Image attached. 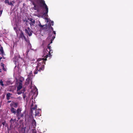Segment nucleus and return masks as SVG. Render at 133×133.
Listing matches in <instances>:
<instances>
[{"label":"nucleus","instance_id":"f257e3e1","mask_svg":"<svg viewBox=\"0 0 133 133\" xmlns=\"http://www.w3.org/2000/svg\"><path fill=\"white\" fill-rule=\"evenodd\" d=\"M45 58H40L36 62L37 63V65L34 71V74L40 73L41 71H43L44 68V65H45V62L47 60L46 58L49 57L48 54L45 56Z\"/></svg>","mask_w":133,"mask_h":133},{"label":"nucleus","instance_id":"f03ea898","mask_svg":"<svg viewBox=\"0 0 133 133\" xmlns=\"http://www.w3.org/2000/svg\"><path fill=\"white\" fill-rule=\"evenodd\" d=\"M40 4L39 6L43 8L44 7L46 10L45 12L44 13V15L45 16H48L47 15L48 12V9L44 0H39Z\"/></svg>","mask_w":133,"mask_h":133},{"label":"nucleus","instance_id":"7ed1b4c3","mask_svg":"<svg viewBox=\"0 0 133 133\" xmlns=\"http://www.w3.org/2000/svg\"><path fill=\"white\" fill-rule=\"evenodd\" d=\"M55 38V36H52V38L51 39V42L50 43L48 44L47 46V48L46 49L47 51L48 52V55L49 56V57L50 58L51 57V54L52 53V51L51 49V46H50V44L52 43V41L54 40Z\"/></svg>","mask_w":133,"mask_h":133},{"label":"nucleus","instance_id":"20e7f679","mask_svg":"<svg viewBox=\"0 0 133 133\" xmlns=\"http://www.w3.org/2000/svg\"><path fill=\"white\" fill-rule=\"evenodd\" d=\"M54 25V22L51 21V22H49L47 25H46V31H48L51 32V31H53V28L51 26V25L53 26Z\"/></svg>","mask_w":133,"mask_h":133},{"label":"nucleus","instance_id":"39448f33","mask_svg":"<svg viewBox=\"0 0 133 133\" xmlns=\"http://www.w3.org/2000/svg\"><path fill=\"white\" fill-rule=\"evenodd\" d=\"M25 33L28 34L29 36H30L32 35V31L29 27H28L27 29H25Z\"/></svg>","mask_w":133,"mask_h":133},{"label":"nucleus","instance_id":"423d86ee","mask_svg":"<svg viewBox=\"0 0 133 133\" xmlns=\"http://www.w3.org/2000/svg\"><path fill=\"white\" fill-rule=\"evenodd\" d=\"M18 103L17 102H12L10 104V106L11 107L16 108L18 106Z\"/></svg>","mask_w":133,"mask_h":133},{"label":"nucleus","instance_id":"0eeeda50","mask_svg":"<svg viewBox=\"0 0 133 133\" xmlns=\"http://www.w3.org/2000/svg\"><path fill=\"white\" fill-rule=\"evenodd\" d=\"M21 110L20 109L18 108L17 109L16 111V115L18 119H20L19 114L21 112Z\"/></svg>","mask_w":133,"mask_h":133},{"label":"nucleus","instance_id":"6e6552de","mask_svg":"<svg viewBox=\"0 0 133 133\" xmlns=\"http://www.w3.org/2000/svg\"><path fill=\"white\" fill-rule=\"evenodd\" d=\"M20 36L21 38L22 39H24L25 41H26L27 42V40L26 39V37L24 36L23 32L21 31V33L20 34Z\"/></svg>","mask_w":133,"mask_h":133},{"label":"nucleus","instance_id":"1a4fd4ad","mask_svg":"<svg viewBox=\"0 0 133 133\" xmlns=\"http://www.w3.org/2000/svg\"><path fill=\"white\" fill-rule=\"evenodd\" d=\"M30 21L31 22L30 23V26H34L35 22V20L31 18Z\"/></svg>","mask_w":133,"mask_h":133},{"label":"nucleus","instance_id":"9d476101","mask_svg":"<svg viewBox=\"0 0 133 133\" xmlns=\"http://www.w3.org/2000/svg\"><path fill=\"white\" fill-rule=\"evenodd\" d=\"M41 111V110L40 109L38 110H35V116H39V112Z\"/></svg>","mask_w":133,"mask_h":133},{"label":"nucleus","instance_id":"9b49d317","mask_svg":"<svg viewBox=\"0 0 133 133\" xmlns=\"http://www.w3.org/2000/svg\"><path fill=\"white\" fill-rule=\"evenodd\" d=\"M10 111L12 113L14 114H16V111L15 109H14L13 107H11L10 109Z\"/></svg>","mask_w":133,"mask_h":133},{"label":"nucleus","instance_id":"f8f14e48","mask_svg":"<svg viewBox=\"0 0 133 133\" xmlns=\"http://www.w3.org/2000/svg\"><path fill=\"white\" fill-rule=\"evenodd\" d=\"M26 85L29 84L30 82L31 86L32 84V81L30 80H28V79H26Z\"/></svg>","mask_w":133,"mask_h":133},{"label":"nucleus","instance_id":"ddd939ff","mask_svg":"<svg viewBox=\"0 0 133 133\" xmlns=\"http://www.w3.org/2000/svg\"><path fill=\"white\" fill-rule=\"evenodd\" d=\"M16 121L15 119H13L12 118H11L10 121V122L11 123L10 126H12L14 122Z\"/></svg>","mask_w":133,"mask_h":133},{"label":"nucleus","instance_id":"4468645a","mask_svg":"<svg viewBox=\"0 0 133 133\" xmlns=\"http://www.w3.org/2000/svg\"><path fill=\"white\" fill-rule=\"evenodd\" d=\"M22 88V84L21 83H19L17 87V91L20 90Z\"/></svg>","mask_w":133,"mask_h":133},{"label":"nucleus","instance_id":"2eb2a0df","mask_svg":"<svg viewBox=\"0 0 133 133\" xmlns=\"http://www.w3.org/2000/svg\"><path fill=\"white\" fill-rule=\"evenodd\" d=\"M12 95V94L10 93H8L7 94L6 96L7 100H8L10 99V98Z\"/></svg>","mask_w":133,"mask_h":133},{"label":"nucleus","instance_id":"dca6fc26","mask_svg":"<svg viewBox=\"0 0 133 133\" xmlns=\"http://www.w3.org/2000/svg\"><path fill=\"white\" fill-rule=\"evenodd\" d=\"M33 76L30 75H28V78L27 79H28V80H32V78Z\"/></svg>","mask_w":133,"mask_h":133},{"label":"nucleus","instance_id":"f3484780","mask_svg":"<svg viewBox=\"0 0 133 133\" xmlns=\"http://www.w3.org/2000/svg\"><path fill=\"white\" fill-rule=\"evenodd\" d=\"M1 66L2 68V69L4 71H6V69L4 68V63H2Z\"/></svg>","mask_w":133,"mask_h":133},{"label":"nucleus","instance_id":"a211bd4d","mask_svg":"<svg viewBox=\"0 0 133 133\" xmlns=\"http://www.w3.org/2000/svg\"><path fill=\"white\" fill-rule=\"evenodd\" d=\"M32 124L33 126H36V122L35 120V119H34L33 120L32 122Z\"/></svg>","mask_w":133,"mask_h":133},{"label":"nucleus","instance_id":"6ab92c4d","mask_svg":"<svg viewBox=\"0 0 133 133\" xmlns=\"http://www.w3.org/2000/svg\"><path fill=\"white\" fill-rule=\"evenodd\" d=\"M37 108V105H35L34 107H32L31 108V113H32L33 112V111L32 109L34 110H35Z\"/></svg>","mask_w":133,"mask_h":133},{"label":"nucleus","instance_id":"aec40b11","mask_svg":"<svg viewBox=\"0 0 133 133\" xmlns=\"http://www.w3.org/2000/svg\"><path fill=\"white\" fill-rule=\"evenodd\" d=\"M0 51L2 54H3L4 53L3 50L2 46H1V45L0 44Z\"/></svg>","mask_w":133,"mask_h":133},{"label":"nucleus","instance_id":"412c9836","mask_svg":"<svg viewBox=\"0 0 133 133\" xmlns=\"http://www.w3.org/2000/svg\"><path fill=\"white\" fill-rule=\"evenodd\" d=\"M25 90L24 89L23 91H19L17 92V94L18 95H20L22 93H24V91H25Z\"/></svg>","mask_w":133,"mask_h":133},{"label":"nucleus","instance_id":"4be33fe9","mask_svg":"<svg viewBox=\"0 0 133 133\" xmlns=\"http://www.w3.org/2000/svg\"><path fill=\"white\" fill-rule=\"evenodd\" d=\"M0 84L2 86L4 85V84L3 83V82L2 81V79L0 81Z\"/></svg>","mask_w":133,"mask_h":133},{"label":"nucleus","instance_id":"5701e85b","mask_svg":"<svg viewBox=\"0 0 133 133\" xmlns=\"http://www.w3.org/2000/svg\"><path fill=\"white\" fill-rule=\"evenodd\" d=\"M12 2H13L14 3V1H12L11 2H9V3L8 4V5H11L12 6L13 5L12 4Z\"/></svg>","mask_w":133,"mask_h":133},{"label":"nucleus","instance_id":"b1692460","mask_svg":"<svg viewBox=\"0 0 133 133\" xmlns=\"http://www.w3.org/2000/svg\"><path fill=\"white\" fill-rule=\"evenodd\" d=\"M4 2L5 4H8L9 3V0H5L4 1Z\"/></svg>","mask_w":133,"mask_h":133},{"label":"nucleus","instance_id":"393cba45","mask_svg":"<svg viewBox=\"0 0 133 133\" xmlns=\"http://www.w3.org/2000/svg\"><path fill=\"white\" fill-rule=\"evenodd\" d=\"M23 116H24V115L23 114H19V117H20V118H21V117H23Z\"/></svg>","mask_w":133,"mask_h":133},{"label":"nucleus","instance_id":"a878e982","mask_svg":"<svg viewBox=\"0 0 133 133\" xmlns=\"http://www.w3.org/2000/svg\"><path fill=\"white\" fill-rule=\"evenodd\" d=\"M45 25H41V23H40V24L39 25V26L41 28H43L44 27V26Z\"/></svg>","mask_w":133,"mask_h":133},{"label":"nucleus","instance_id":"bb28decb","mask_svg":"<svg viewBox=\"0 0 133 133\" xmlns=\"http://www.w3.org/2000/svg\"><path fill=\"white\" fill-rule=\"evenodd\" d=\"M33 9L35 10H37V7L36 5H35L34 7H33Z\"/></svg>","mask_w":133,"mask_h":133},{"label":"nucleus","instance_id":"cd10ccee","mask_svg":"<svg viewBox=\"0 0 133 133\" xmlns=\"http://www.w3.org/2000/svg\"><path fill=\"white\" fill-rule=\"evenodd\" d=\"M28 75H30L33 76L32 71H31L29 73V74Z\"/></svg>","mask_w":133,"mask_h":133},{"label":"nucleus","instance_id":"c85d7f7f","mask_svg":"<svg viewBox=\"0 0 133 133\" xmlns=\"http://www.w3.org/2000/svg\"><path fill=\"white\" fill-rule=\"evenodd\" d=\"M5 123L6 121H4V122L2 123V124L3 125V126H4L5 125Z\"/></svg>","mask_w":133,"mask_h":133},{"label":"nucleus","instance_id":"c756f323","mask_svg":"<svg viewBox=\"0 0 133 133\" xmlns=\"http://www.w3.org/2000/svg\"><path fill=\"white\" fill-rule=\"evenodd\" d=\"M3 12V10H0V17L1 15L2 14Z\"/></svg>","mask_w":133,"mask_h":133},{"label":"nucleus","instance_id":"7c9ffc66","mask_svg":"<svg viewBox=\"0 0 133 133\" xmlns=\"http://www.w3.org/2000/svg\"><path fill=\"white\" fill-rule=\"evenodd\" d=\"M29 49H27V51L26 52V53L27 55L28 54V52H29Z\"/></svg>","mask_w":133,"mask_h":133},{"label":"nucleus","instance_id":"2f4dec72","mask_svg":"<svg viewBox=\"0 0 133 133\" xmlns=\"http://www.w3.org/2000/svg\"><path fill=\"white\" fill-rule=\"evenodd\" d=\"M32 133H36V131L33 130L32 131Z\"/></svg>","mask_w":133,"mask_h":133},{"label":"nucleus","instance_id":"473e14b6","mask_svg":"<svg viewBox=\"0 0 133 133\" xmlns=\"http://www.w3.org/2000/svg\"><path fill=\"white\" fill-rule=\"evenodd\" d=\"M53 34H54V35H56V32L55 31H53ZM55 36V35L54 36Z\"/></svg>","mask_w":133,"mask_h":133},{"label":"nucleus","instance_id":"72a5a7b5","mask_svg":"<svg viewBox=\"0 0 133 133\" xmlns=\"http://www.w3.org/2000/svg\"><path fill=\"white\" fill-rule=\"evenodd\" d=\"M32 4L34 6L35 5H36L35 4L34 2H32Z\"/></svg>","mask_w":133,"mask_h":133},{"label":"nucleus","instance_id":"f704fd0d","mask_svg":"<svg viewBox=\"0 0 133 133\" xmlns=\"http://www.w3.org/2000/svg\"><path fill=\"white\" fill-rule=\"evenodd\" d=\"M11 101H8L7 103H10L11 102Z\"/></svg>","mask_w":133,"mask_h":133},{"label":"nucleus","instance_id":"c9c22d12","mask_svg":"<svg viewBox=\"0 0 133 133\" xmlns=\"http://www.w3.org/2000/svg\"><path fill=\"white\" fill-rule=\"evenodd\" d=\"M25 95H23V98H25Z\"/></svg>","mask_w":133,"mask_h":133},{"label":"nucleus","instance_id":"e433bc0d","mask_svg":"<svg viewBox=\"0 0 133 133\" xmlns=\"http://www.w3.org/2000/svg\"><path fill=\"white\" fill-rule=\"evenodd\" d=\"M2 57H0V61H1V60L2 59Z\"/></svg>","mask_w":133,"mask_h":133},{"label":"nucleus","instance_id":"4c0bfd02","mask_svg":"<svg viewBox=\"0 0 133 133\" xmlns=\"http://www.w3.org/2000/svg\"><path fill=\"white\" fill-rule=\"evenodd\" d=\"M2 70L1 69H0V72H2Z\"/></svg>","mask_w":133,"mask_h":133},{"label":"nucleus","instance_id":"58836bf2","mask_svg":"<svg viewBox=\"0 0 133 133\" xmlns=\"http://www.w3.org/2000/svg\"><path fill=\"white\" fill-rule=\"evenodd\" d=\"M29 44H30L31 45V44H30V42H29Z\"/></svg>","mask_w":133,"mask_h":133},{"label":"nucleus","instance_id":"ea45409f","mask_svg":"<svg viewBox=\"0 0 133 133\" xmlns=\"http://www.w3.org/2000/svg\"><path fill=\"white\" fill-rule=\"evenodd\" d=\"M49 38V37H48L47 38H48H48Z\"/></svg>","mask_w":133,"mask_h":133}]
</instances>
